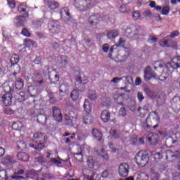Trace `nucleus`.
Here are the masks:
<instances>
[{
	"mask_svg": "<svg viewBox=\"0 0 180 180\" xmlns=\"http://www.w3.org/2000/svg\"><path fill=\"white\" fill-rule=\"evenodd\" d=\"M149 176L146 173H141L138 174L136 180H148Z\"/></svg>",
	"mask_w": 180,
	"mask_h": 180,
	"instance_id": "41",
	"label": "nucleus"
},
{
	"mask_svg": "<svg viewBox=\"0 0 180 180\" xmlns=\"http://www.w3.org/2000/svg\"><path fill=\"white\" fill-rule=\"evenodd\" d=\"M77 113L73 111H70L68 114H65L64 115L65 125L72 127V126L77 123Z\"/></svg>",
	"mask_w": 180,
	"mask_h": 180,
	"instance_id": "6",
	"label": "nucleus"
},
{
	"mask_svg": "<svg viewBox=\"0 0 180 180\" xmlns=\"http://www.w3.org/2000/svg\"><path fill=\"white\" fill-rule=\"evenodd\" d=\"M132 18L135 20L140 19V18H141V14L139 11H134L132 13Z\"/></svg>",
	"mask_w": 180,
	"mask_h": 180,
	"instance_id": "51",
	"label": "nucleus"
},
{
	"mask_svg": "<svg viewBox=\"0 0 180 180\" xmlns=\"http://www.w3.org/2000/svg\"><path fill=\"white\" fill-rule=\"evenodd\" d=\"M147 140L151 146H156V144H158V134H149L147 136Z\"/></svg>",
	"mask_w": 180,
	"mask_h": 180,
	"instance_id": "19",
	"label": "nucleus"
},
{
	"mask_svg": "<svg viewBox=\"0 0 180 180\" xmlns=\"http://www.w3.org/2000/svg\"><path fill=\"white\" fill-rule=\"evenodd\" d=\"M119 36V31L117 30H112L107 33V37L108 39H115Z\"/></svg>",
	"mask_w": 180,
	"mask_h": 180,
	"instance_id": "32",
	"label": "nucleus"
},
{
	"mask_svg": "<svg viewBox=\"0 0 180 180\" xmlns=\"http://www.w3.org/2000/svg\"><path fill=\"white\" fill-rule=\"evenodd\" d=\"M10 61L12 64V65H15L19 63V56L17 54H14L11 56Z\"/></svg>",
	"mask_w": 180,
	"mask_h": 180,
	"instance_id": "37",
	"label": "nucleus"
},
{
	"mask_svg": "<svg viewBox=\"0 0 180 180\" xmlns=\"http://www.w3.org/2000/svg\"><path fill=\"white\" fill-rule=\"evenodd\" d=\"M58 158L60 160H58L54 158H51L50 162H52V164H56V165H60L62 163L61 158Z\"/></svg>",
	"mask_w": 180,
	"mask_h": 180,
	"instance_id": "49",
	"label": "nucleus"
},
{
	"mask_svg": "<svg viewBox=\"0 0 180 180\" xmlns=\"http://www.w3.org/2000/svg\"><path fill=\"white\" fill-rule=\"evenodd\" d=\"M92 136H94L98 141L102 140V132L95 128L92 129Z\"/></svg>",
	"mask_w": 180,
	"mask_h": 180,
	"instance_id": "28",
	"label": "nucleus"
},
{
	"mask_svg": "<svg viewBox=\"0 0 180 180\" xmlns=\"http://www.w3.org/2000/svg\"><path fill=\"white\" fill-rule=\"evenodd\" d=\"M155 70H158L161 72L160 75H157V79H160V81H165L169 77V69L167 66L160 65L158 68L155 67Z\"/></svg>",
	"mask_w": 180,
	"mask_h": 180,
	"instance_id": "7",
	"label": "nucleus"
},
{
	"mask_svg": "<svg viewBox=\"0 0 180 180\" xmlns=\"http://www.w3.org/2000/svg\"><path fill=\"white\" fill-rule=\"evenodd\" d=\"M167 47H171V49H174V50H178V44L170 39L169 41V45Z\"/></svg>",
	"mask_w": 180,
	"mask_h": 180,
	"instance_id": "42",
	"label": "nucleus"
},
{
	"mask_svg": "<svg viewBox=\"0 0 180 180\" xmlns=\"http://www.w3.org/2000/svg\"><path fill=\"white\" fill-rule=\"evenodd\" d=\"M87 98H89L90 101H96L98 98V94H96V91L89 90L87 92Z\"/></svg>",
	"mask_w": 180,
	"mask_h": 180,
	"instance_id": "25",
	"label": "nucleus"
},
{
	"mask_svg": "<svg viewBox=\"0 0 180 180\" xmlns=\"http://www.w3.org/2000/svg\"><path fill=\"white\" fill-rule=\"evenodd\" d=\"M94 121V118L89 114L84 115L83 117V122L84 124H92V122Z\"/></svg>",
	"mask_w": 180,
	"mask_h": 180,
	"instance_id": "34",
	"label": "nucleus"
},
{
	"mask_svg": "<svg viewBox=\"0 0 180 180\" xmlns=\"http://www.w3.org/2000/svg\"><path fill=\"white\" fill-rule=\"evenodd\" d=\"M49 102L51 103H56V98H54V94L51 93L49 94Z\"/></svg>",
	"mask_w": 180,
	"mask_h": 180,
	"instance_id": "56",
	"label": "nucleus"
},
{
	"mask_svg": "<svg viewBox=\"0 0 180 180\" xmlns=\"http://www.w3.org/2000/svg\"><path fill=\"white\" fill-rule=\"evenodd\" d=\"M61 18H66V20H71V14L70 13V10L67 7H64L60 10Z\"/></svg>",
	"mask_w": 180,
	"mask_h": 180,
	"instance_id": "21",
	"label": "nucleus"
},
{
	"mask_svg": "<svg viewBox=\"0 0 180 180\" xmlns=\"http://www.w3.org/2000/svg\"><path fill=\"white\" fill-rule=\"evenodd\" d=\"M162 15H168L169 13V6H165L162 9Z\"/></svg>",
	"mask_w": 180,
	"mask_h": 180,
	"instance_id": "54",
	"label": "nucleus"
},
{
	"mask_svg": "<svg viewBox=\"0 0 180 180\" xmlns=\"http://www.w3.org/2000/svg\"><path fill=\"white\" fill-rule=\"evenodd\" d=\"M29 16V13H26L24 15H19L15 17V25L16 27H23L26 25V18Z\"/></svg>",
	"mask_w": 180,
	"mask_h": 180,
	"instance_id": "10",
	"label": "nucleus"
},
{
	"mask_svg": "<svg viewBox=\"0 0 180 180\" xmlns=\"http://www.w3.org/2000/svg\"><path fill=\"white\" fill-rule=\"evenodd\" d=\"M4 106H11L12 105V94L7 93L1 97Z\"/></svg>",
	"mask_w": 180,
	"mask_h": 180,
	"instance_id": "17",
	"label": "nucleus"
},
{
	"mask_svg": "<svg viewBox=\"0 0 180 180\" xmlns=\"http://www.w3.org/2000/svg\"><path fill=\"white\" fill-rule=\"evenodd\" d=\"M18 11L19 13L25 16V13H29L27 11V4L26 3H22L21 4L18 5Z\"/></svg>",
	"mask_w": 180,
	"mask_h": 180,
	"instance_id": "22",
	"label": "nucleus"
},
{
	"mask_svg": "<svg viewBox=\"0 0 180 180\" xmlns=\"http://www.w3.org/2000/svg\"><path fill=\"white\" fill-rule=\"evenodd\" d=\"M74 157L77 160V161L79 162L82 161V159L84 158V156L82 155V152L74 153Z\"/></svg>",
	"mask_w": 180,
	"mask_h": 180,
	"instance_id": "44",
	"label": "nucleus"
},
{
	"mask_svg": "<svg viewBox=\"0 0 180 180\" xmlns=\"http://www.w3.org/2000/svg\"><path fill=\"white\" fill-rule=\"evenodd\" d=\"M178 36H179V31L176 30L170 34L169 37H171V39H175V37H178Z\"/></svg>",
	"mask_w": 180,
	"mask_h": 180,
	"instance_id": "55",
	"label": "nucleus"
},
{
	"mask_svg": "<svg viewBox=\"0 0 180 180\" xmlns=\"http://www.w3.org/2000/svg\"><path fill=\"white\" fill-rule=\"evenodd\" d=\"M76 82L75 86L80 92L85 91V84H88V78L85 76L84 72H80L78 75L75 77Z\"/></svg>",
	"mask_w": 180,
	"mask_h": 180,
	"instance_id": "3",
	"label": "nucleus"
},
{
	"mask_svg": "<svg viewBox=\"0 0 180 180\" xmlns=\"http://www.w3.org/2000/svg\"><path fill=\"white\" fill-rule=\"evenodd\" d=\"M129 96L126 94H115L114 95V101L118 105H123V102H126Z\"/></svg>",
	"mask_w": 180,
	"mask_h": 180,
	"instance_id": "14",
	"label": "nucleus"
},
{
	"mask_svg": "<svg viewBox=\"0 0 180 180\" xmlns=\"http://www.w3.org/2000/svg\"><path fill=\"white\" fill-rule=\"evenodd\" d=\"M47 141V136L46 134L41 132H37L34 134L32 141L33 143H36L37 145L34 144H30V147L34 148L37 151H41L44 148H46V141Z\"/></svg>",
	"mask_w": 180,
	"mask_h": 180,
	"instance_id": "1",
	"label": "nucleus"
},
{
	"mask_svg": "<svg viewBox=\"0 0 180 180\" xmlns=\"http://www.w3.org/2000/svg\"><path fill=\"white\" fill-rule=\"evenodd\" d=\"M8 4L9 8H11V9H15V8L16 7V2L15 1V0H8Z\"/></svg>",
	"mask_w": 180,
	"mask_h": 180,
	"instance_id": "52",
	"label": "nucleus"
},
{
	"mask_svg": "<svg viewBox=\"0 0 180 180\" xmlns=\"http://www.w3.org/2000/svg\"><path fill=\"white\" fill-rule=\"evenodd\" d=\"M17 147L19 150H23L26 148V143L23 141H17Z\"/></svg>",
	"mask_w": 180,
	"mask_h": 180,
	"instance_id": "43",
	"label": "nucleus"
},
{
	"mask_svg": "<svg viewBox=\"0 0 180 180\" xmlns=\"http://www.w3.org/2000/svg\"><path fill=\"white\" fill-rule=\"evenodd\" d=\"M129 169L130 167L127 163H121L118 168V174L120 176H122V178H126V176L129 175Z\"/></svg>",
	"mask_w": 180,
	"mask_h": 180,
	"instance_id": "9",
	"label": "nucleus"
},
{
	"mask_svg": "<svg viewBox=\"0 0 180 180\" xmlns=\"http://www.w3.org/2000/svg\"><path fill=\"white\" fill-rule=\"evenodd\" d=\"M48 29L51 33H58L60 32V22L56 20H50L48 23Z\"/></svg>",
	"mask_w": 180,
	"mask_h": 180,
	"instance_id": "8",
	"label": "nucleus"
},
{
	"mask_svg": "<svg viewBox=\"0 0 180 180\" xmlns=\"http://www.w3.org/2000/svg\"><path fill=\"white\" fill-rule=\"evenodd\" d=\"M153 158H154L155 161H156V162H158V161H160V160H161V158H162V153H156L154 154Z\"/></svg>",
	"mask_w": 180,
	"mask_h": 180,
	"instance_id": "48",
	"label": "nucleus"
},
{
	"mask_svg": "<svg viewBox=\"0 0 180 180\" xmlns=\"http://www.w3.org/2000/svg\"><path fill=\"white\" fill-rule=\"evenodd\" d=\"M172 157L174 158H180V151L179 150H176L175 151L174 155H172Z\"/></svg>",
	"mask_w": 180,
	"mask_h": 180,
	"instance_id": "64",
	"label": "nucleus"
},
{
	"mask_svg": "<svg viewBox=\"0 0 180 180\" xmlns=\"http://www.w3.org/2000/svg\"><path fill=\"white\" fill-rule=\"evenodd\" d=\"M169 40L170 39H168V37L164 38L160 42V46H162V47H168L169 44Z\"/></svg>",
	"mask_w": 180,
	"mask_h": 180,
	"instance_id": "39",
	"label": "nucleus"
},
{
	"mask_svg": "<svg viewBox=\"0 0 180 180\" xmlns=\"http://www.w3.org/2000/svg\"><path fill=\"white\" fill-rule=\"evenodd\" d=\"M101 119L102 122H103L104 123H108V122H109L110 119H112L111 120L112 122H113L114 120L116 119V117L115 114H112L110 115V112H109L108 110H104L101 112Z\"/></svg>",
	"mask_w": 180,
	"mask_h": 180,
	"instance_id": "12",
	"label": "nucleus"
},
{
	"mask_svg": "<svg viewBox=\"0 0 180 180\" xmlns=\"http://www.w3.org/2000/svg\"><path fill=\"white\" fill-rule=\"evenodd\" d=\"M83 108L87 115H89L92 112V104H91L88 99L84 100Z\"/></svg>",
	"mask_w": 180,
	"mask_h": 180,
	"instance_id": "23",
	"label": "nucleus"
},
{
	"mask_svg": "<svg viewBox=\"0 0 180 180\" xmlns=\"http://www.w3.org/2000/svg\"><path fill=\"white\" fill-rule=\"evenodd\" d=\"M169 65L171 68H173V70H176L180 68V56H176L172 59V60L169 63Z\"/></svg>",
	"mask_w": 180,
	"mask_h": 180,
	"instance_id": "18",
	"label": "nucleus"
},
{
	"mask_svg": "<svg viewBox=\"0 0 180 180\" xmlns=\"http://www.w3.org/2000/svg\"><path fill=\"white\" fill-rule=\"evenodd\" d=\"M153 113L156 117L155 118L156 122H158V124L156 125H154L153 127V129H157V127H158L160 126L159 125L160 124V116H158V112H153Z\"/></svg>",
	"mask_w": 180,
	"mask_h": 180,
	"instance_id": "45",
	"label": "nucleus"
},
{
	"mask_svg": "<svg viewBox=\"0 0 180 180\" xmlns=\"http://www.w3.org/2000/svg\"><path fill=\"white\" fill-rule=\"evenodd\" d=\"M98 154L99 157L103 158V160H105L106 161L109 160V155L108 154V152H106L104 149H101V151H98Z\"/></svg>",
	"mask_w": 180,
	"mask_h": 180,
	"instance_id": "35",
	"label": "nucleus"
},
{
	"mask_svg": "<svg viewBox=\"0 0 180 180\" xmlns=\"http://www.w3.org/2000/svg\"><path fill=\"white\" fill-rule=\"evenodd\" d=\"M94 176H95V172H91V175H86L88 180H96Z\"/></svg>",
	"mask_w": 180,
	"mask_h": 180,
	"instance_id": "63",
	"label": "nucleus"
},
{
	"mask_svg": "<svg viewBox=\"0 0 180 180\" xmlns=\"http://www.w3.org/2000/svg\"><path fill=\"white\" fill-rule=\"evenodd\" d=\"M119 113H120V116H122V117H124V116L127 115V110L124 108H121Z\"/></svg>",
	"mask_w": 180,
	"mask_h": 180,
	"instance_id": "53",
	"label": "nucleus"
},
{
	"mask_svg": "<svg viewBox=\"0 0 180 180\" xmlns=\"http://www.w3.org/2000/svg\"><path fill=\"white\" fill-rule=\"evenodd\" d=\"M135 161L138 167H146L150 161V155L147 150H140L135 156Z\"/></svg>",
	"mask_w": 180,
	"mask_h": 180,
	"instance_id": "2",
	"label": "nucleus"
},
{
	"mask_svg": "<svg viewBox=\"0 0 180 180\" xmlns=\"http://www.w3.org/2000/svg\"><path fill=\"white\" fill-rule=\"evenodd\" d=\"M3 36L6 39V40H10V39H12V35L8 34V32L3 31Z\"/></svg>",
	"mask_w": 180,
	"mask_h": 180,
	"instance_id": "58",
	"label": "nucleus"
},
{
	"mask_svg": "<svg viewBox=\"0 0 180 180\" xmlns=\"http://www.w3.org/2000/svg\"><path fill=\"white\" fill-rule=\"evenodd\" d=\"M70 91V86L67 84H62L59 86L60 94H68Z\"/></svg>",
	"mask_w": 180,
	"mask_h": 180,
	"instance_id": "27",
	"label": "nucleus"
},
{
	"mask_svg": "<svg viewBox=\"0 0 180 180\" xmlns=\"http://www.w3.org/2000/svg\"><path fill=\"white\" fill-rule=\"evenodd\" d=\"M43 72L44 75H48L51 84H57L60 81V76L56 70L51 69L50 70L49 66H45Z\"/></svg>",
	"mask_w": 180,
	"mask_h": 180,
	"instance_id": "4",
	"label": "nucleus"
},
{
	"mask_svg": "<svg viewBox=\"0 0 180 180\" xmlns=\"http://www.w3.org/2000/svg\"><path fill=\"white\" fill-rule=\"evenodd\" d=\"M15 85L16 89H18V91H20V89H23L25 82H23V79L19 78V79H17L16 81L15 82Z\"/></svg>",
	"mask_w": 180,
	"mask_h": 180,
	"instance_id": "30",
	"label": "nucleus"
},
{
	"mask_svg": "<svg viewBox=\"0 0 180 180\" xmlns=\"http://www.w3.org/2000/svg\"><path fill=\"white\" fill-rule=\"evenodd\" d=\"M176 141V140H174V138L169 136L168 138L166 139L165 146L166 147L171 148V147H172V145L175 144Z\"/></svg>",
	"mask_w": 180,
	"mask_h": 180,
	"instance_id": "31",
	"label": "nucleus"
},
{
	"mask_svg": "<svg viewBox=\"0 0 180 180\" xmlns=\"http://www.w3.org/2000/svg\"><path fill=\"white\" fill-rule=\"evenodd\" d=\"M60 58H61V64H67V61H68V58H67V56H62L61 57H60Z\"/></svg>",
	"mask_w": 180,
	"mask_h": 180,
	"instance_id": "62",
	"label": "nucleus"
},
{
	"mask_svg": "<svg viewBox=\"0 0 180 180\" xmlns=\"http://www.w3.org/2000/svg\"><path fill=\"white\" fill-rule=\"evenodd\" d=\"M17 158L20 161H29V155L25 152H20L17 154Z\"/></svg>",
	"mask_w": 180,
	"mask_h": 180,
	"instance_id": "26",
	"label": "nucleus"
},
{
	"mask_svg": "<svg viewBox=\"0 0 180 180\" xmlns=\"http://www.w3.org/2000/svg\"><path fill=\"white\" fill-rule=\"evenodd\" d=\"M39 106V108L37 107L36 110H34L35 115H34V117H37V121L38 123H40V124H45L47 123V117L43 114L44 113V107L43 105Z\"/></svg>",
	"mask_w": 180,
	"mask_h": 180,
	"instance_id": "5",
	"label": "nucleus"
},
{
	"mask_svg": "<svg viewBox=\"0 0 180 180\" xmlns=\"http://www.w3.org/2000/svg\"><path fill=\"white\" fill-rule=\"evenodd\" d=\"M50 9H52L53 11H54V9H57V8H58V6H60V4H58V3L53 1V2H51L49 5Z\"/></svg>",
	"mask_w": 180,
	"mask_h": 180,
	"instance_id": "46",
	"label": "nucleus"
},
{
	"mask_svg": "<svg viewBox=\"0 0 180 180\" xmlns=\"http://www.w3.org/2000/svg\"><path fill=\"white\" fill-rule=\"evenodd\" d=\"M102 20V17L98 14L92 15L89 18V23L91 26H96Z\"/></svg>",
	"mask_w": 180,
	"mask_h": 180,
	"instance_id": "15",
	"label": "nucleus"
},
{
	"mask_svg": "<svg viewBox=\"0 0 180 180\" xmlns=\"http://www.w3.org/2000/svg\"><path fill=\"white\" fill-rule=\"evenodd\" d=\"M102 49L104 53H108V51H109V44H103L102 46Z\"/></svg>",
	"mask_w": 180,
	"mask_h": 180,
	"instance_id": "59",
	"label": "nucleus"
},
{
	"mask_svg": "<svg viewBox=\"0 0 180 180\" xmlns=\"http://www.w3.org/2000/svg\"><path fill=\"white\" fill-rule=\"evenodd\" d=\"M172 106L173 110L178 113V112H180V98L179 96H174L172 101Z\"/></svg>",
	"mask_w": 180,
	"mask_h": 180,
	"instance_id": "16",
	"label": "nucleus"
},
{
	"mask_svg": "<svg viewBox=\"0 0 180 180\" xmlns=\"http://www.w3.org/2000/svg\"><path fill=\"white\" fill-rule=\"evenodd\" d=\"M137 98L139 102H143V100L144 99V96H143V93L138 92Z\"/></svg>",
	"mask_w": 180,
	"mask_h": 180,
	"instance_id": "57",
	"label": "nucleus"
},
{
	"mask_svg": "<svg viewBox=\"0 0 180 180\" xmlns=\"http://www.w3.org/2000/svg\"><path fill=\"white\" fill-rule=\"evenodd\" d=\"M79 91L77 89H73L70 93V98L72 101H75L79 98Z\"/></svg>",
	"mask_w": 180,
	"mask_h": 180,
	"instance_id": "33",
	"label": "nucleus"
},
{
	"mask_svg": "<svg viewBox=\"0 0 180 180\" xmlns=\"http://www.w3.org/2000/svg\"><path fill=\"white\" fill-rule=\"evenodd\" d=\"M32 81H34L36 85H41L44 82L43 81V77L39 72H35L32 77Z\"/></svg>",
	"mask_w": 180,
	"mask_h": 180,
	"instance_id": "20",
	"label": "nucleus"
},
{
	"mask_svg": "<svg viewBox=\"0 0 180 180\" xmlns=\"http://www.w3.org/2000/svg\"><path fill=\"white\" fill-rule=\"evenodd\" d=\"M21 34H22V36H25V37H30V32L27 28H23L22 30Z\"/></svg>",
	"mask_w": 180,
	"mask_h": 180,
	"instance_id": "50",
	"label": "nucleus"
},
{
	"mask_svg": "<svg viewBox=\"0 0 180 180\" xmlns=\"http://www.w3.org/2000/svg\"><path fill=\"white\" fill-rule=\"evenodd\" d=\"M152 78H155L157 79V74L154 73L153 72V70H151V68L150 66H148L145 70H144V79L145 81H150Z\"/></svg>",
	"mask_w": 180,
	"mask_h": 180,
	"instance_id": "13",
	"label": "nucleus"
},
{
	"mask_svg": "<svg viewBox=\"0 0 180 180\" xmlns=\"http://www.w3.org/2000/svg\"><path fill=\"white\" fill-rule=\"evenodd\" d=\"M101 176L105 179L108 178L109 176V172L107 169L104 170L101 174Z\"/></svg>",
	"mask_w": 180,
	"mask_h": 180,
	"instance_id": "61",
	"label": "nucleus"
},
{
	"mask_svg": "<svg viewBox=\"0 0 180 180\" xmlns=\"http://www.w3.org/2000/svg\"><path fill=\"white\" fill-rule=\"evenodd\" d=\"M52 115L56 122H58V123H61V122H63V114L61 113V110H60L58 107L54 106L52 108Z\"/></svg>",
	"mask_w": 180,
	"mask_h": 180,
	"instance_id": "11",
	"label": "nucleus"
},
{
	"mask_svg": "<svg viewBox=\"0 0 180 180\" xmlns=\"http://www.w3.org/2000/svg\"><path fill=\"white\" fill-rule=\"evenodd\" d=\"M145 92H146V95L149 98H150V99H157V98H160V96H158V93L153 91L148 88L145 89Z\"/></svg>",
	"mask_w": 180,
	"mask_h": 180,
	"instance_id": "24",
	"label": "nucleus"
},
{
	"mask_svg": "<svg viewBox=\"0 0 180 180\" xmlns=\"http://www.w3.org/2000/svg\"><path fill=\"white\" fill-rule=\"evenodd\" d=\"M110 134L112 139H119V133L116 131V129H111L110 131Z\"/></svg>",
	"mask_w": 180,
	"mask_h": 180,
	"instance_id": "47",
	"label": "nucleus"
},
{
	"mask_svg": "<svg viewBox=\"0 0 180 180\" xmlns=\"http://www.w3.org/2000/svg\"><path fill=\"white\" fill-rule=\"evenodd\" d=\"M13 130H18L19 131L23 129V124L20 121H17L12 124Z\"/></svg>",
	"mask_w": 180,
	"mask_h": 180,
	"instance_id": "29",
	"label": "nucleus"
},
{
	"mask_svg": "<svg viewBox=\"0 0 180 180\" xmlns=\"http://www.w3.org/2000/svg\"><path fill=\"white\" fill-rule=\"evenodd\" d=\"M87 165L89 168H94V167H95V160H94V158H92V156L88 157Z\"/></svg>",
	"mask_w": 180,
	"mask_h": 180,
	"instance_id": "38",
	"label": "nucleus"
},
{
	"mask_svg": "<svg viewBox=\"0 0 180 180\" xmlns=\"http://www.w3.org/2000/svg\"><path fill=\"white\" fill-rule=\"evenodd\" d=\"M0 179L8 180L9 177L8 176V172L6 170L0 171Z\"/></svg>",
	"mask_w": 180,
	"mask_h": 180,
	"instance_id": "40",
	"label": "nucleus"
},
{
	"mask_svg": "<svg viewBox=\"0 0 180 180\" xmlns=\"http://www.w3.org/2000/svg\"><path fill=\"white\" fill-rule=\"evenodd\" d=\"M28 94L30 96L36 98V96H37V90L35 89L34 86H28Z\"/></svg>",
	"mask_w": 180,
	"mask_h": 180,
	"instance_id": "36",
	"label": "nucleus"
},
{
	"mask_svg": "<svg viewBox=\"0 0 180 180\" xmlns=\"http://www.w3.org/2000/svg\"><path fill=\"white\" fill-rule=\"evenodd\" d=\"M124 44H126V41H124L123 38H120L118 46H120L121 47H124Z\"/></svg>",
	"mask_w": 180,
	"mask_h": 180,
	"instance_id": "60",
	"label": "nucleus"
}]
</instances>
